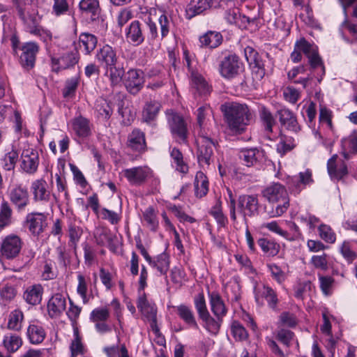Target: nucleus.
Returning a JSON list of instances; mask_svg holds the SVG:
<instances>
[{
  "label": "nucleus",
  "instance_id": "c03bdc74",
  "mask_svg": "<svg viewBox=\"0 0 357 357\" xmlns=\"http://www.w3.org/2000/svg\"><path fill=\"white\" fill-rule=\"evenodd\" d=\"M23 319L24 314L21 310H15L12 311L8 316V328L15 331H20L22 328Z\"/></svg>",
  "mask_w": 357,
  "mask_h": 357
},
{
  "label": "nucleus",
  "instance_id": "9d476101",
  "mask_svg": "<svg viewBox=\"0 0 357 357\" xmlns=\"http://www.w3.org/2000/svg\"><path fill=\"white\" fill-rule=\"evenodd\" d=\"M30 189L34 202L42 204H46L50 202L51 190L49 189L48 184L44 178H38L32 181Z\"/></svg>",
  "mask_w": 357,
  "mask_h": 357
},
{
  "label": "nucleus",
  "instance_id": "37998d69",
  "mask_svg": "<svg viewBox=\"0 0 357 357\" xmlns=\"http://www.w3.org/2000/svg\"><path fill=\"white\" fill-rule=\"evenodd\" d=\"M77 293L80 296L82 299V301L84 304L89 302L88 297V287L89 284L91 282V279L89 277H86L83 274L78 273H77Z\"/></svg>",
  "mask_w": 357,
  "mask_h": 357
},
{
  "label": "nucleus",
  "instance_id": "f8f14e48",
  "mask_svg": "<svg viewBox=\"0 0 357 357\" xmlns=\"http://www.w3.org/2000/svg\"><path fill=\"white\" fill-rule=\"evenodd\" d=\"M314 182L312 170L307 169L298 174V176L289 177L287 185L290 190L294 193L298 194L307 185Z\"/></svg>",
  "mask_w": 357,
  "mask_h": 357
},
{
  "label": "nucleus",
  "instance_id": "393cba45",
  "mask_svg": "<svg viewBox=\"0 0 357 357\" xmlns=\"http://www.w3.org/2000/svg\"><path fill=\"white\" fill-rule=\"evenodd\" d=\"M341 145L342 154L346 160L357 153V130L344 137L341 141Z\"/></svg>",
  "mask_w": 357,
  "mask_h": 357
},
{
  "label": "nucleus",
  "instance_id": "a19ab883",
  "mask_svg": "<svg viewBox=\"0 0 357 357\" xmlns=\"http://www.w3.org/2000/svg\"><path fill=\"white\" fill-rule=\"evenodd\" d=\"M152 267L157 269L161 275H166L169 268V257L166 252L158 255L151 263H149Z\"/></svg>",
  "mask_w": 357,
  "mask_h": 357
},
{
  "label": "nucleus",
  "instance_id": "864d4df0",
  "mask_svg": "<svg viewBox=\"0 0 357 357\" xmlns=\"http://www.w3.org/2000/svg\"><path fill=\"white\" fill-rule=\"evenodd\" d=\"M205 322L206 330L212 334H217L220 330L222 318L215 319L213 318L209 313L200 317Z\"/></svg>",
  "mask_w": 357,
  "mask_h": 357
},
{
  "label": "nucleus",
  "instance_id": "aec40b11",
  "mask_svg": "<svg viewBox=\"0 0 357 357\" xmlns=\"http://www.w3.org/2000/svg\"><path fill=\"white\" fill-rule=\"evenodd\" d=\"M212 5V0H191L185 8V18L191 20L210 9Z\"/></svg>",
  "mask_w": 357,
  "mask_h": 357
},
{
  "label": "nucleus",
  "instance_id": "1a4fd4ad",
  "mask_svg": "<svg viewBox=\"0 0 357 357\" xmlns=\"http://www.w3.org/2000/svg\"><path fill=\"white\" fill-rule=\"evenodd\" d=\"M296 45V48L300 50L301 52H303L307 56L312 68H317L320 67L321 72L324 73V67L318 55L316 46L310 44L304 38L297 41Z\"/></svg>",
  "mask_w": 357,
  "mask_h": 357
},
{
  "label": "nucleus",
  "instance_id": "052dcab7",
  "mask_svg": "<svg viewBox=\"0 0 357 357\" xmlns=\"http://www.w3.org/2000/svg\"><path fill=\"white\" fill-rule=\"evenodd\" d=\"M143 219L149 229L153 231L156 230L158 227V221L155 211L152 207H149L144 211Z\"/></svg>",
  "mask_w": 357,
  "mask_h": 357
},
{
  "label": "nucleus",
  "instance_id": "13d9d810",
  "mask_svg": "<svg viewBox=\"0 0 357 357\" xmlns=\"http://www.w3.org/2000/svg\"><path fill=\"white\" fill-rule=\"evenodd\" d=\"M258 244L266 254L271 256L276 255L279 252V245L274 241L266 238H260Z\"/></svg>",
  "mask_w": 357,
  "mask_h": 357
},
{
  "label": "nucleus",
  "instance_id": "f704fd0d",
  "mask_svg": "<svg viewBox=\"0 0 357 357\" xmlns=\"http://www.w3.org/2000/svg\"><path fill=\"white\" fill-rule=\"evenodd\" d=\"M26 335L31 344H38L44 340L46 333L42 326L37 323H32L27 328Z\"/></svg>",
  "mask_w": 357,
  "mask_h": 357
},
{
  "label": "nucleus",
  "instance_id": "49530a36",
  "mask_svg": "<svg viewBox=\"0 0 357 357\" xmlns=\"http://www.w3.org/2000/svg\"><path fill=\"white\" fill-rule=\"evenodd\" d=\"M105 68L106 70L105 75L109 79L111 84L112 86L119 84L122 80V77L124 73L123 69L116 67V64H113L112 66H109Z\"/></svg>",
  "mask_w": 357,
  "mask_h": 357
},
{
  "label": "nucleus",
  "instance_id": "39448f33",
  "mask_svg": "<svg viewBox=\"0 0 357 357\" xmlns=\"http://www.w3.org/2000/svg\"><path fill=\"white\" fill-rule=\"evenodd\" d=\"M255 298L259 306L264 305L265 301L271 308H275L278 299L276 292L269 286L257 284L254 288Z\"/></svg>",
  "mask_w": 357,
  "mask_h": 357
},
{
  "label": "nucleus",
  "instance_id": "f03ea898",
  "mask_svg": "<svg viewBox=\"0 0 357 357\" xmlns=\"http://www.w3.org/2000/svg\"><path fill=\"white\" fill-rule=\"evenodd\" d=\"M165 114L173 138L179 144L186 143L188 128L183 118L172 110H167Z\"/></svg>",
  "mask_w": 357,
  "mask_h": 357
},
{
  "label": "nucleus",
  "instance_id": "0e129e2a",
  "mask_svg": "<svg viewBox=\"0 0 357 357\" xmlns=\"http://www.w3.org/2000/svg\"><path fill=\"white\" fill-rule=\"evenodd\" d=\"M274 204H276V206L268 211V215L271 218L280 217L287 211L289 206V199H282L281 201Z\"/></svg>",
  "mask_w": 357,
  "mask_h": 357
},
{
  "label": "nucleus",
  "instance_id": "3c124183",
  "mask_svg": "<svg viewBox=\"0 0 357 357\" xmlns=\"http://www.w3.org/2000/svg\"><path fill=\"white\" fill-rule=\"evenodd\" d=\"M259 115L264 123L265 130L267 132H272L273 126L275 124V121L271 112L264 105L259 107Z\"/></svg>",
  "mask_w": 357,
  "mask_h": 357
},
{
  "label": "nucleus",
  "instance_id": "72a5a7b5",
  "mask_svg": "<svg viewBox=\"0 0 357 357\" xmlns=\"http://www.w3.org/2000/svg\"><path fill=\"white\" fill-rule=\"evenodd\" d=\"M98 61L105 64V67L116 64L117 56L115 51L109 45L103 46L97 53Z\"/></svg>",
  "mask_w": 357,
  "mask_h": 357
},
{
  "label": "nucleus",
  "instance_id": "2eb2a0df",
  "mask_svg": "<svg viewBox=\"0 0 357 357\" xmlns=\"http://www.w3.org/2000/svg\"><path fill=\"white\" fill-rule=\"evenodd\" d=\"M21 157L22 168L24 171L29 174L35 173L39 165L38 151L33 147L28 146L22 151Z\"/></svg>",
  "mask_w": 357,
  "mask_h": 357
},
{
  "label": "nucleus",
  "instance_id": "c9c22d12",
  "mask_svg": "<svg viewBox=\"0 0 357 357\" xmlns=\"http://www.w3.org/2000/svg\"><path fill=\"white\" fill-rule=\"evenodd\" d=\"M15 279L3 280L0 283V295L2 299L9 301L13 299L17 294Z\"/></svg>",
  "mask_w": 357,
  "mask_h": 357
},
{
  "label": "nucleus",
  "instance_id": "774afa93",
  "mask_svg": "<svg viewBox=\"0 0 357 357\" xmlns=\"http://www.w3.org/2000/svg\"><path fill=\"white\" fill-rule=\"evenodd\" d=\"M319 236L326 243H334L336 235L333 229L326 225H321L319 227Z\"/></svg>",
  "mask_w": 357,
  "mask_h": 357
},
{
  "label": "nucleus",
  "instance_id": "69168bd1",
  "mask_svg": "<svg viewBox=\"0 0 357 357\" xmlns=\"http://www.w3.org/2000/svg\"><path fill=\"white\" fill-rule=\"evenodd\" d=\"M328 256L326 253L320 255H313L310 259V264L317 269L326 271L328 268Z\"/></svg>",
  "mask_w": 357,
  "mask_h": 357
},
{
  "label": "nucleus",
  "instance_id": "4be33fe9",
  "mask_svg": "<svg viewBox=\"0 0 357 357\" xmlns=\"http://www.w3.org/2000/svg\"><path fill=\"white\" fill-rule=\"evenodd\" d=\"M66 301L61 294H54L48 301L47 311L51 317H59L66 310Z\"/></svg>",
  "mask_w": 357,
  "mask_h": 357
},
{
  "label": "nucleus",
  "instance_id": "ea45409f",
  "mask_svg": "<svg viewBox=\"0 0 357 357\" xmlns=\"http://www.w3.org/2000/svg\"><path fill=\"white\" fill-rule=\"evenodd\" d=\"M244 54L247 61L250 65H253L255 68H257V73L259 77H263L264 75V69L261 68V61L259 60L258 53L257 51L250 46H247L244 49Z\"/></svg>",
  "mask_w": 357,
  "mask_h": 357
},
{
  "label": "nucleus",
  "instance_id": "6ab92c4d",
  "mask_svg": "<svg viewBox=\"0 0 357 357\" xmlns=\"http://www.w3.org/2000/svg\"><path fill=\"white\" fill-rule=\"evenodd\" d=\"M262 195L270 203L278 202L282 199L289 198L285 187L279 183H274L266 187Z\"/></svg>",
  "mask_w": 357,
  "mask_h": 357
},
{
  "label": "nucleus",
  "instance_id": "ddd939ff",
  "mask_svg": "<svg viewBox=\"0 0 357 357\" xmlns=\"http://www.w3.org/2000/svg\"><path fill=\"white\" fill-rule=\"evenodd\" d=\"M198 161L201 165H208L213 154L214 144L208 137L200 136L197 139Z\"/></svg>",
  "mask_w": 357,
  "mask_h": 357
},
{
  "label": "nucleus",
  "instance_id": "8fccbe9b",
  "mask_svg": "<svg viewBox=\"0 0 357 357\" xmlns=\"http://www.w3.org/2000/svg\"><path fill=\"white\" fill-rule=\"evenodd\" d=\"M79 6L82 12L92 16L98 15L100 11L98 0H81Z\"/></svg>",
  "mask_w": 357,
  "mask_h": 357
},
{
  "label": "nucleus",
  "instance_id": "a211bd4d",
  "mask_svg": "<svg viewBox=\"0 0 357 357\" xmlns=\"http://www.w3.org/2000/svg\"><path fill=\"white\" fill-rule=\"evenodd\" d=\"M338 156L333 155L327 162V171L332 181H340L347 174V167L343 162H337Z\"/></svg>",
  "mask_w": 357,
  "mask_h": 357
},
{
  "label": "nucleus",
  "instance_id": "e433bc0d",
  "mask_svg": "<svg viewBox=\"0 0 357 357\" xmlns=\"http://www.w3.org/2000/svg\"><path fill=\"white\" fill-rule=\"evenodd\" d=\"M176 312L179 317L192 328H198V325L192 309L185 305H180L176 307Z\"/></svg>",
  "mask_w": 357,
  "mask_h": 357
},
{
  "label": "nucleus",
  "instance_id": "9b49d317",
  "mask_svg": "<svg viewBox=\"0 0 357 357\" xmlns=\"http://www.w3.org/2000/svg\"><path fill=\"white\" fill-rule=\"evenodd\" d=\"M20 62L23 68H32L35 65L36 55L39 52V46L35 42L24 43L21 47Z\"/></svg>",
  "mask_w": 357,
  "mask_h": 357
},
{
  "label": "nucleus",
  "instance_id": "603ef678",
  "mask_svg": "<svg viewBox=\"0 0 357 357\" xmlns=\"http://www.w3.org/2000/svg\"><path fill=\"white\" fill-rule=\"evenodd\" d=\"M70 349V357H77L79 355H83L85 352V347L82 342L77 329L74 331V338L72 340Z\"/></svg>",
  "mask_w": 357,
  "mask_h": 357
},
{
  "label": "nucleus",
  "instance_id": "5701e85b",
  "mask_svg": "<svg viewBox=\"0 0 357 357\" xmlns=\"http://www.w3.org/2000/svg\"><path fill=\"white\" fill-rule=\"evenodd\" d=\"M277 114L280 123L288 130L294 132H298L301 130L296 116L290 109L282 108L277 112Z\"/></svg>",
  "mask_w": 357,
  "mask_h": 357
},
{
  "label": "nucleus",
  "instance_id": "6e6d98bb",
  "mask_svg": "<svg viewBox=\"0 0 357 357\" xmlns=\"http://www.w3.org/2000/svg\"><path fill=\"white\" fill-rule=\"evenodd\" d=\"M231 333L234 338L238 341L246 340L248 333L244 326L238 321H233L231 324Z\"/></svg>",
  "mask_w": 357,
  "mask_h": 357
},
{
  "label": "nucleus",
  "instance_id": "09e8293b",
  "mask_svg": "<svg viewBox=\"0 0 357 357\" xmlns=\"http://www.w3.org/2000/svg\"><path fill=\"white\" fill-rule=\"evenodd\" d=\"M95 108L98 115L103 119H109L113 109L110 103L105 99L100 98L96 102Z\"/></svg>",
  "mask_w": 357,
  "mask_h": 357
},
{
  "label": "nucleus",
  "instance_id": "7c9ffc66",
  "mask_svg": "<svg viewBox=\"0 0 357 357\" xmlns=\"http://www.w3.org/2000/svg\"><path fill=\"white\" fill-rule=\"evenodd\" d=\"M264 157V152L257 148L244 149L240 152V158L248 167L254 165Z\"/></svg>",
  "mask_w": 357,
  "mask_h": 357
},
{
  "label": "nucleus",
  "instance_id": "cd10ccee",
  "mask_svg": "<svg viewBox=\"0 0 357 357\" xmlns=\"http://www.w3.org/2000/svg\"><path fill=\"white\" fill-rule=\"evenodd\" d=\"M52 68L54 71H59L73 66L78 62L76 53H68L59 59L52 58Z\"/></svg>",
  "mask_w": 357,
  "mask_h": 357
},
{
  "label": "nucleus",
  "instance_id": "338daca9",
  "mask_svg": "<svg viewBox=\"0 0 357 357\" xmlns=\"http://www.w3.org/2000/svg\"><path fill=\"white\" fill-rule=\"evenodd\" d=\"M295 146L294 139L291 137L284 136L277 144V151L281 155L290 151Z\"/></svg>",
  "mask_w": 357,
  "mask_h": 357
},
{
  "label": "nucleus",
  "instance_id": "f3484780",
  "mask_svg": "<svg viewBox=\"0 0 357 357\" xmlns=\"http://www.w3.org/2000/svg\"><path fill=\"white\" fill-rule=\"evenodd\" d=\"M69 126L73 133L79 138L84 139L91 134V125L89 120L82 116L73 118Z\"/></svg>",
  "mask_w": 357,
  "mask_h": 357
},
{
  "label": "nucleus",
  "instance_id": "4c0bfd02",
  "mask_svg": "<svg viewBox=\"0 0 357 357\" xmlns=\"http://www.w3.org/2000/svg\"><path fill=\"white\" fill-rule=\"evenodd\" d=\"M222 41V36L219 32L209 31L199 38L202 46L210 48L218 47Z\"/></svg>",
  "mask_w": 357,
  "mask_h": 357
},
{
  "label": "nucleus",
  "instance_id": "473e14b6",
  "mask_svg": "<svg viewBox=\"0 0 357 357\" xmlns=\"http://www.w3.org/2000/svg\"><path fill=\"white\" fill-rule=\"evenodd\" d=\"M22 337L16 334L8 333L3 337L2 344L8 354L15 353L22 346Z\"/></svg>",
  "mask_w": 357,
  "mask_h": 357
},
{
  "label": "nucleus",
  "instance_id": "6e6552de",
  "mask_svg": "<svg viewBox=\"0 0 357 357\" xmlns=\"http://www.w3.org/2000/svg\"><path fill=\"white\" fill-rule=\"evenodd\" d=\"M238 208L245 221L254 216L259 209V201L255 195H243L238 197Z\"/></svg>",
  "mask_w": 357,
  "mask_h": 357
},
{
  "label": "nucleus",
  "instance_id": "a18cd8bd",
  "mask_svg": "<svg viewBox=\"0 0 357 357\" xmlns=\"http://www.w3.org/2000/svg\"><path fill=\"white\" fill-rule=\"evenodd\" d=\"M97 45V38L95 36L83 33L79 36V47L84 48L85 54H88L92 52Z\"/></svg>",
  "mask_w": 357,
  "mask_h": 357
},
{
  "label": "nucleus",
  "instance_id": "c85d7f7f",
  "mask_svg": "<svg viewBox=\"0 0 357 357\" xmlns=\"http://www.w3.org/2000/svg\"><path fill=\"white\" fill-rule=\"evenodd\" d=\"M161 107L162 105L160 102L158 100H151L147 101L142 110V116L143 121L146 123L154 121L160 111Z\"/></svg>",
  "mask_w": 357,
  "mask_h": 357
},
{
  "label": "nucleus",
  "instance_id": "dca6fc26",
  "mask_svg": "<svg viewBox=\"0 0 357 357\" xmlns=\"http://www.w3.org/2000/svg\"><path fill=\"white\" fill-rule=\"evenodd\" d=\"M123 176L132 185H140L151 176V170L146 166H140L126 169L123 171Z\"/></svg>",
  "mask_w": 357,
  "mask_h": 357
},
{
  "label": "nucleus",
  "instance_id": "4d7b16f0",
  "mask_svg": "<svg viewBox=\"0 0 357 357\" xmlns=\"http://www.w3.org/2000/svg\"><path fill=\"white\" fill-rule=\"evenodd\" d=\"M110 312L107 307H96L90 314V319L93 323L107 321L109 318Z\"/></svg>",
  "mask_w": 357,
  "mask_h": 357
},
{
  "label": "nucleus",
  "instance_id": "5fc2aeb1",
  "mask_svg": "<svg viewBox=\"0 0 357 357\" xmlns=\"http://www.w3.org/2000/svg\"><path fill=\"white\" fill-rule=\"evenodd\" d=\"M170 155L177 171L183 174L188 171V167L183 161V155L178 149L173 148L170 152Z\"/></svg>",
  "mask_w": 357,
  "mask_h": 357
},
{
  "label": "nucleus",
  "instance_id": "f257e3e1",
  "mask_svg": "<svg viewBox=\"0 0 357 357\" xmlns=\"http://www.w3.org/2000/svg\"><path fill=\"white\" fill-rule=\"evenodd\" d=\"M222 112L229 129L235 132H242L250 123L252 114L245 104L227 103L221 107Z\"/></svg>",
  "mask_w": 357,
  "mask_h": 357
},
{
  "label": "nucleus",
  "instance_id": "a878e982",
  "mask_svg": "<svg viewBox=\"0 0 357 357\" xmlns=\"http://www.w3.org/2000/svg\"><path fill=\"white\" fill-rule=\"evenodd\" d=\"M211 309L214 315L218 318H222L227 314L225 304L217 291L208 292Z\"/></svg>",
  "mask_w": 357,
  "mask_h": 357
},
{
  "label": "nucleus",
  "instance_id": "c756f323",
  "mask_svg": "<svg viewBox=\"0 0 357 357\" xmlns=\"http://www.w3.org/2000/svg\"><path fill=\"white\" fill-rule=\"evenodd\" d=\"M43 294V288L41 284H36L28 287L24 293V298L30 305H35L40 303Z\"/></svg>",
  "mask_w": 357,
  "mask_h": 357
},
{
  "label": "nucleus",
  "instance_id": "de8ad7c7",
  "mask_svg": "<svg viewBox=\"0 0 357 357\" xmlns=\"http://www.w3.org/2000/svg\"><path fill=\"white\" fill-rule=\"evenodd\" d=\"M20 18L24 22L26 31L31 33V31L36 30L40 27V17L35 13L29 14L28 10L20 15Z\"/></svg>",
  "mask_w": 357,
  "mask_h": 357
},
{
  "label": "nucleus",
  "instance_id": "79ce46f5",
  "mask_svg": "<svg viewBox=\"0 0 357 357\" xmlns=\"http://www.w3.org/2000/svg\"><path fill=\"white\" fill-rule=\"evenodd\" d=\"M13 210L7 201L3 199L0 205V229L12 222Z\"/></svg>",
  "mask_w": 357,
  "mask_h": 357
},
{
  "label": "nucleus",
  "instance_id": "20e7f679",
  "mask_svg": "<svg viewBox=\"0 0 357 357\" xmlns=\"http://www.w3.org/2000/svg\"><path fill=\"white\" fill-rule=\"evenodd\" d=\"M243 64L235 54L225 56L220 62L219 72L226 79H232L236 77L243 70Z\"/></svg>",
  "mask_w": 357,
  "mask_h": 357
},
{
  "label": "nucleus",
  "instance_id": "bb28decb",
  "mask_svg": "<svg viewBox=\"0 0 357 357\" xmlns=\"http://www.w3.org/2000/svg\"><path fill=\"white\" fill-rule=\"evenodd\" d=\"M190 85L199 96H206L211 91V86L208 85L204 77L199 73L192 72L190 78Z\"/></svg>",
  "mask_w": 357,
  "mask_h": 357
},
{
  "label": "nucleus",
  "instance_id": "7ed1b4c3",
  "mask_svg": "<svg viewBox=\"0 0 357 357\" xmlns=\"http://www.w3.org/2000/svg\"><path fill=\"white\" fill-rule=\"evenodd\" d=\"M7 196L18 212L24 211L30 204L28 189L22 184L10 185L7 190Z\"/></svg>",
  "mask_w": 357,
  "mask_h": 357
},
{
  "label": "nucleus",
  "instance_id": "0eeeda50",
  "mask_svg": "<svg viewBox=\"0 0 357 357\" xmlns=\"http://www.w3.org/2000/svg\"><path fill=\"white\" fill-rule=\"evenodd\" d=\"M22 244V241L18 236L14 234L7 236L1 243L0 255L6 259L16 257L20 252Z\"/></svg>",
  "mask_w": 357,
  "mask_h": 357
},
{
  "label": "nucleus",
  "instance_id": "412c9836",
  "mask_svg": "<svg viewBox=\"0 0 357 357\" xmlns=\"http://www.w3.org/2000/svg\"><path fill=\"white\" fill-rule=\"evenodd\" d=\"M139 298L137 300V307L146 318L155 324L156 321V307L154 304L148 301L144 291H139Z\"/></svg>",
  "mask_w": 357,
  "mask_h": 357
},
{
  "label": "nucleus",
  "instance_id": "58836bf2",
  "mask_svg": "<svg viewBox=\"0 0 357 357\" xmlns=\"http://www.w3.org/2000/svg\"><path fill=\"white\" fill-rule=\"evenodd\" d=\"M195 193L197 197H203L208 191V181L206 176L202 172L196 174L195 182Z\"/></svg>",
  "mask_w": 357,
  "mask_h": 357
},
{
  "label": "nucleus",
  "instance_id": "423d86ee",
  "mask_svg": "<svg viewBox=\"0 0 357 357\" xmlns=\"http://www.w3.org/2000/svg\"><path fill=\"white\" fill-rule=\"evenodd\" d=\"M24 225L33 236H38L47 226V215L38 212L29 213L26 216Z\"/></svg>",
  "mask_w": 357,
  "mask_h": 357
},
{
  "label": "nucleus",
  "instance_id": "4468645a",
  "mask_svg": "<svg viewBox=\"0 0 357 357\" xmlns=\"http://www.w3.org/2000/svg\"><path fill=\"white\" fill-rule=\"evenodd\" d=\"M123 82L130 93H137L144 85L143 72L140 70L130 69L125 75Z\"/></svg>",
  "mask_w": 357,
  "mask_h": 357
},
{
  "label": "nucleus",
  "instance_id": "b1692460",
  "mask_svg": "<svg viewBox=\"0 0 357 357\" xmlns=\"http://www.w3.org/2000/svg\"><path fill=\"white\" fill-rule=\"evenodd\" d=\"M126 37L128 43L139 45L144 40L141 24L139 21H132L126 31Z\"/></svg>",
  "mask_w": 357,
  "mask_h": 357
},
{
  "label": "nucleus",
  "instance_id": "680f3d73",
  "mask_svg": "<svg viewBox=\"0 0 357 357\" xmlns=\"http://www.w3.org/2000/svg\"><path fill=\"white\" fill-rule=\"evenodd\" d=\"M161 38H164L169 33L172 25V17L163 13L158 17Z\"/></svg>",
  "mask_w": 357,
  "mask_h": 357
},
{
  "label": "nucleus",
  "instance_id": "bf43d9fd",
  "mask_svg": "<svg viewBox=\"0 0 357 357\" xmlns=\"http://www.w3.org/2000/svg\"><path fill=\"white\" fill-rule=\"evenodd\" d=\"M112 237L110 231L105 227L97 229L95 234L96 242L100 245H109L112 241Z\"/></svg>",
  "mask_w": 357,
  "mask_h": 357
},
{
  "label": "nucleus",
  "instance_id": "e2e57ef3",
  "mask_svg": "<svg viewBox=\"0 0 357 357\" xmlns=\"http://www.w3.org/2000/svg\"><path fill=\"white\" fill-rule=\"evenodd\" d=\"M56 184L58 195L53 194L54 199L56 202H58L61 197V193H63L65 200L68 201L70 197L67 191V185L66 179L61 177L59 174H56Z\"/></svg>",
  "mask_w": 357,
  "mask_h": 357
},
{
  "label": "nucleus",
  "instance_id": "2f4dec72",
  "mask_svg": "<svg viewBox=\"0 0 357 357\" xmlns=\"http://www.w3.org/2000/svg\"><path fill=\"white\" fill-rule=\"evenodd\" d=\"M128 146L137 151H144L146 149L145 135L139 129H134L128 137Z\"/></svg>",
  "mask_w": 357,
  "mask_h": 357
}]
</instances>
